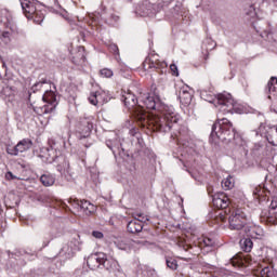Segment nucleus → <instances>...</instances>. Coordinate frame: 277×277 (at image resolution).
Returning <instances> with one entry per match:
<instances>
[{"instance_id": "obj_24", "label": "nucleus", "mask_w": 277, "mask_h": 277, "mask_svg": "<svg viewBox=\"0 0 277 277\" xmlns=\"http://www.w3.org/2000/svg\"><path fill=\"white\" fill-rule=\"evenodd\" d=\"M127 228H128V233L135 235V233H142V230L144 229V224L137 221V219H134L128 223Z\"/></svg>"}, {"instance_id": "obj_40", "label": "nucleus", "mask_w": 277, "mask_h": 277, "mask_svg": "<svg viewBox=\"0 0 277 277\" xmlns=\"http://www.w3.org/2000/svg\"><path fill=\"white\" fill-rule=\"evenodd\" d=\"M28 111L30 113V114H44V108H38V107H35V105L34 104H29L28 105Z\"/></svg>"}, {"instance_id": "obj_47", "label": "nucleus", "mask_w": 277, "mask_h": 277, "mask_svg": "<svg viewBox=\"0 0 277 277\" xmlns=\"http://www.w3.org/2000/svg\"><path fill=\"white\" fill-rule=\"evenodd\" d=\"M170 70H171L172 75H174L175 77H179V67L176 66V64H171Z\"/></svg>"}, {"instance_id": "obj_17", "label": "nucleus", "mask_w": 277, "mask_h": 277, "mask_svg": "<svg viewBox=\"0 0 277 277\" xmlns=\"http://www.w3.org/2000/svg\"><path fill=\"white\" fill-rule=\"evenodd\" d=\"M19 3L22 5L23 13L28 19H30L34 16V14L38 11L36 4H34V2L29 0H19Z\"/></svg>"}, {"instance_id": "obj_43", "label": "nucleus", "mask_w": 277, "mask_h": 277, "mask_svg": "<svg viewBox=\"0 0 277 277\" xmlns=\"http://www.w3.org/2000/svg\"><path fill=\"white\" fill-rule=\"evenodd\" d=\"M108 49L114 55H120V50L118 49V45L116 43H110Z\"/></svg>"}, {"instance_id": "obj_45", "label": "nucleus", "mask_w": 277, "mask_h": 277, "mask_svg": "<svg viewBox=\"0 0 277 277\" xmlns=\"http://www.w3.org/2000/svg\"><path fill=\"white\" fill-rule=\"evenodd\" d=\"M203 245L207 248H213L215 246V241L211 238H203Z\"/></svg>"}, {"instance_id": "obj_5", "label": "nucleus", "mask_w": 277, "mask_h": 277, "mask_svg": "<svg viewBox=\"0 0 277 277\" xmlns=\"http://www.w3.org/2000/svg\"><path fill=\"white\" fill-rule=\"evenodd\" d=\"M248 222L246 212L243 209L237 208L232 210V214L229 215V228L230 230H241L243 226H246Z\"/></svg>"}, {"instance_id": "obj_8", "label": "nucleus", "mask_w": 277, "mask_h": 277, "mask_svg": "<svg viewBox=\"0 0 277 277\" xmlns=\"http://www.w3.org/2000/svg\"><path fill=\"white\" fill-rule=\"evenodd\" d=\"M0 27H4L3 38H10V36L16 34V24H14V19L8 11L0 13Z\"/></svg>"}, {"instance_id": "obj_55", "label": "nucleus", "mask_w": 277, "mask_h": 277, "mask_svg": "<svg viewBox=\"0 0 277 277\" xmlns=\"http://www.w3.org/2000/svg\"><path fill=\"white\" fill-rule=\"evenodd\" d=\"M64 207H67V209H70V207H68L66 203H63Z\"/></svg>"}, {"instance_id": "obj_54", "label": "nucleus", "mask_w": 277, "mask_h": 277, "mask_svg": "<svg viewBox=\"0 0 277 277\" xmlns=\"http://www.w3.org/2000/svg\"><path fill=\"white\" fill-rule=\"evenodd\" d=\"M259 192H261V188H256L254 192H253V194H259Z\"/></svg>"}, {"instance_id": "obj_19", "label": "nucleus", "mask_w": 277, "mask_h": 277, "mask_svg": "<svg viewBox=\"0 0 277 277\" xmlns=\"http://www.w3.org/2000/svg\"><path fill=\"white\" fill-rule=\"evenodd\" d=\"M265 94L269 101H275L277 98V78L272 77L265 88Z\"/></svg>"}, {"instance_id": "obj_34", "label": "nucleus", "mask_w": 277, "mask_h": 277, "mask_svg": "<svg viewBox=\"0 0 277 277\" xmlns=\"http://www.w3.org/2000/svg\"><path fill=\"white\" fill-rule=\"evenodd\" d=\"M47 154H45V158L48 159L49 163H53V161H55V159H57V156H55V149L53 148V146H50V148H47Z\"/></svg>"}, {"instance_id": "obj_28", "label": "nucleus", "mask_w": 277, "mask_h": 277, "mask_svg": "<svg viewBox=\"0 0 277 277\" xmlns=\"http://www.w3.org/2000/svg\"><path fill=\"white\" fill-rule=\"evenodd\" d=\"M265 148H267L265 142L255 143L252 147V153L255 157H261V155H265Z\"/></svg>"}, {"instance_id": "obj_20", "label": "nucleus", "mask_w": 277, "mask_h": 277, "mask_svg": "<svg viewBox=\"0 0 277 277\" xmlns=\"http://www.w3.org/2000/svg\"><path fill=\"white\" fill-rule=\"evenodd\" d=\"M105 101H107V94L105 91H96L91 93L89 96V103H91V105H103Z\"/></svg>"}, {"instance_id": "obj_49", "label": "nucleus", "mask_w": 277, "mask_h": 277, "mask_svg": "<svg viewBox=\"0 0 277 277\" xmlns=\"http://www.w3.org/2000/svg\"><path fill=\"white\" fill-rule=\"evenodd\" d=\"M43 83H45V81L36 82V83L32 85V88H31L32 92H37V90H38L39 88H42V84H43Z\"/></svg>"}, {"instance_id": "obj_23", "label": "nucleus", "mask_w": 277, "mask_h": 277, "mask_svg": "<svg viewBox=\"0 0 277 277\" xmlns=\"http://www.w3.org/2000/svg\"><path fill=\"white\" fill-rule=\"evenodd\" d=\"M96 211V206L88 200H80V213L84 215H92Z\"/></svg>"}, {"instance_id": "obj_38", "label": "nucleus", "mask_w": 277, "mask_h": 277, "mask_svg": "<svg viewBox=\"0 0 277 277\" xmlns=\"http://www.w3.org/2000/svg\"><path fill=\"white\" fill-rule=\"evenodd\" d=\"M167 263V267H169V269H179V263L176 262V260L174 258H168L166 260Z\"/></svg>"}, {"instance_id": "obj_14", "label": "nucleus", "mask_w": 277, "mask_h": 277, "mask_svg": "<svg viewBox=\"0 0 277 277\" xmlns=\"http://www.w3.org/2000/svg\"><path fill=\"white\" fill-rule=\"evenodd\" d=\"M106 146L107 148H109L113 151V155H119V157H128L129 155L127 154V151H124V148H122V144L120 143V140L116 138V140H107L106 141Z\"/></svg>"}, {"instance_id": "obj_16", "label": "nucleus", "mask_w": 277, "mask_h": 277, "mask_svg": "<svg viewBox=\"0 0 277 277\" xmlns=\"http://www.w3.org/2000/svg\"><path fill=\"white\" fill-rule=\"evenodd\" d=\"M58 159L62 162L56 166L57 172L67 179V181H70V179H72V174L70 173V162H68V160H66L64 157H58Z\"/></svg>"}, {"instance_id": "obj_56", "label": "nucleus", "mask_w": 277, "mask_h": 277, "mask_svg": "<svg viewBox=\"0 0 277 277\" xmlns=\"http://www.w3.org/2000/svg\"><path fill=\"white\" fill-rule=\"evenodd\" d=\"M190 175L193 176V179H195L194 174L190 173Z\"/></svg>"}, {"instance_id": "obj_27", "label": "nucleus", "mask_w": 277, "mask_h": 277, "mask_svg": "<svg viewBox=\"0 0 277 277\" xmlns=\"http://www.w3.org/2000/svg\"><path fill=\"white\" fill-rule=\"evenodd\" d=\"M260 274H261V277H276V271H274V266L272 265H266V266L261 265Z\"/></svg>"}, {"instance_id": "obj_2", "label": "nucleus", "mask_w": 277, "mask_h": 277, "mask_svg": "<svg viewBox=\"0 0 277 277\" xmlns=\"http://www.w3.org/2000/svg\"><path fill=\"white\" fill-rule=\"evenodd\" d=\"M201 98L208 103H213L215 107H219V111L222 114H233V111L234 114H241L243 111L241 105L233 100V95H230V93H221L213 98V96L207 94V91H202Z\"/></svg>"}, {"instance_id": "obj_37", "label": "nucleus", "mask_w": 277, "mask_h": 277, "mask_svg": "<svg viewBox=\"0 0 277 277\" xmlns=\"http://www.w3.org/2000/svg\"><path fill=\"white\" fill-rule=\"evenodd\" d=\"M68 205L75 210V211H81V200L79 199H68Z\"/></svg>"}, {"instance_id": "obj_30", "label": "nucleus", "mask_w": 277, "mask_h": 277, "mask_svg": "<svg viewBox=\"0 0 277 277\" xmlns=\"http://www.w3.org/2000/svg\"><path fill=\"white\" fill-rule=\"evenodd\" d=\"M82 126L84 128L82 129V135L80 136V140H83V137H90V133H92V129H94L92 122L88 120L82 121Z\"/></svg>"}, {"instance_id": "obj_11", "label": "nucleus", "mask_w": 277, "mask_h": 277, "mask_svg": "<svg viewBox=\"0 0 277 277\" xmlns=\"http://www.w3.org/2000/svg\"><path fill=\"white\" fill-rule=\"evenodd\" d=\"M144 70H156V72H159L160 75H164V72H168V63L166 61H151L150 58H146L143 63Z\"/></svg>"}, {"instance_id": "obj_41", "label": "nucleus", "mask_w": 277, "mask_h": 277, "mask_svg": "<svg viewBox=\"0 0 277 277\" xmlns=\"http://www.w3.org/2000/svg\"><path fill=\"white\" fill-rule=\"evenodd\" d=\"M136 219L137 222H141V224H144L145 222H148V216L144 213H135L134 220Z\"/></svg>"}, {"instance_id": "obj_21", "label": "nucleus", "mask_w": 277, "mask_h": 277, "mask_svg": "<svg viewBox=\"0 0 277 277\" xmlns=\"http://www.w3.org/2000/svg\"><path fill=\"white\" fill-rule=\"evenodd\" d=\"M212 202L216 209H227L228 205H230V199L224 195H214Z\"/></svg>"}, {"instance_id": "obj_13", "label": "nucleus", "mask_w": 277, "mask_h": 277, "mask_svg": "<svg viewBox=\"0 0 277 277\" xmlns=\"http://www.w3.org/2000/svg\"><path fill=\"white\" fill-rule=\"evenodd\" d=\"M103 261H105V253H92L87 259V265L93 271L103 269Z\"/></svg>"}, {"instance_id": "obj_29", "label": "nucleus", "mask_w": 277, "mask_h": 277, "mask_svg": "<svg viewBox=\"0 0 277 277\" xmlns=\"http://www.w3.org/2000/svg\"><path fill=\"white\" fill-rule=\"evenodd\" d=\"M40 181L44 187H51L55 185V175L53 174H43L40 177Z\"/></svg>"}, {"instance_id": "obj_53", "label": "nucleus", "mask_w": 277, "mask_h": 277, "mask_svg": "<svg viewBox=\"0 0 277 277\" xmlns=\"http://www.w3.org/2000/svg\"><path fill=\"white\" fill-rule=\"evenodd\" d=\"M14 254H15V256H21V251L15 252V253H12L9 251V256L14 258Z\"/></svg>"}, {"instance_id": "obj_1", "label": "nucleus", "mask_w": 277, "mask_h": 277, "mask_svg": "<svg viewBox=\"0 0 277 277\" xmlns=\"http://www.w3.org/2000/svg\"><path fill=\"white\" fill-rule=\"evenodd\" d=\"M142 103L144 106H140L137 111V123L143 129H149V131H156L158 133H170L172 129H179V122H181V115L174 110L172 106H166L159 102V98L154 97L149 93L142 96ZM155 109L158 114H146L144 110Z\"/></svg>"}, {"instance_id": "obj_6", "label": "nucleus", "mask_w": 277, "mask_h": 277, "mask_svg": "<svg viewBox=\"0 0 277 277\" xmlns=\"http://www.w3.org/2000/svg\"><path fill=\"white\" fill-rule=\"evenodd\" d=\"M121 101L124 103L126 107L137 122V111H140L141 105H137V97L135 94H133V92L130 90L122 91Z\"/></svg>"}, {"instance_id": "obj_12", "label": "nucleus", "mask_w": 277, "mask_h": 277, "mask_svg": "<svg viewBox=\"0 0 277 277\" xmlns=\"http://www.w3.org/2000/svg\"><path fill=\"white\" fill-rule=\"evenodd\" d=\"M44 103H48L43 107V114H51L52 111H55V108L57 107V95L53 91H45V93L42 96Z\"/></svg>"}, {"instance_id": "obj_48", "label": "nucleus", "mask_w": 277, "mask_h": 277, "mask_svg": "<svg viewBox=\"0 0 277 277\" xmlns=\"http://www.w3.org/2000/svg\"><path fill=\"white\" fill-rule=\"evenodd\" d=\"M92 236L95 238V239H103L104 235L102 234V232L100 230H93L92 232Z\"/></svg>"}, {"instance_id": "obj_22", "label": "nucleus", "mask_w": 277, "mask_h": 277, "mask_svg": "<svg viewBox=\"0 0 277 277\" xmlns=\"http://www.w3.org/2000/svg\"><path fill=\"white\" fill-rule=\"evenodd\" d=\"M268 224H277V199H274L269 205L268 216L266 217Z\"/></svg>"}, {"instance_id": "obj_44", "label": "nucleus", "mask_w": 277, "mask_h": 277, "mask_svg": "<svg viewBox=\"0 0 277 277\" xmlns=\"http://www.w3.org/2000/svg\"><path fill=\"white\" fill-rule=\"evenodd\" d=\"M8 228V223H5V217H3V212L0 209V229L5 230Z\"/></svg>"}, {"instance_id": "obj_26", "label": "nucleus", "mask_w": 277, "mask_h": 277, "mask_svg": "<svg viewBox=\"0 0 277 277\" xmlns=\"http://www.w3.org/2000/svg\"><path fill=\"white\" fill-rule=\"evenodd\" d=\"M83 62H85V48L80 45L74 56V64H83Z\"/></svg>"}, {"instance_id": "obj_18", "label": "nucleus", "mask_w": 277, "mask_h": 277, "mask_svg": "<svg viewBox=\"0 0 277 277\" xmlns=\"http://www.w3.org/2000/svg\"><path fill=\"white\" fill-rule=\"evenodd\" d=\"M116 248H118V250H123L124 252H130V250L133 249V246L135 245V241H133L130 238H117L114 241Z\"/></svg>"}, {"instance_id": "obj_52", "label": "nucleus", "mask_w": 277, "mask_h": 277, "mask_svg": "<svg viewBox=\"0 0 277 277\" xmlns=\"http://www.w3.org/2000/svg\"><path fill=\"white\" fill-rule=\"evenodd\" d=\"M271 176L272 175H266V181H269L276 187V185H277V177L272 179Z\"/></svg>"}, {"instance_id": "obj_36", "label": "nucleus", "mask_w": 277, "mask_h": 277, "mask_svg": "<svg viewBox=\"0 0 277 277\" xmlns=\"http://www.w3.org/2000/svg\"><path fill=\"white\" fill-rule=\"evenodd\" d=\"M229 261L234 267H243V258L239 254L234 255Z\"/></svg>"}, {"instance_id": "obj_31", "label": "nucleus", "mask_w": 277, "mask_h": 277, "mask_svg": "<svg viewBox=\"0 0 277 277\" xmlns=\"http://www.w3.org/2000/svg\"><path fill=\"white\" fill-rule=\"evenodd\" d=\"M222 187L225 190L233 189V187H235V177L228 175L226 179L222 181Z\"/></svg>"}, {"instance_id": "obj_51", "label": "nucleus", "mask_w": 277, "mask_h": 277, "mask_svg": "<svg viewBox=\"0 0 277 277\" xmlns=\"http://www.w3.org/2000/svg\"><path fill=\"white\" fill-rule=\"evenodd\" d=\"M54 10H62V5L60 4V1L52 0Z\"/></svg>"}, {"instance_id": "obj_39", "label": "nucleus", "mask_w": 277, "mask_h": 277, "mask_svg": "<svg viewBox=\"0 0 277 277\" xmlns=\"http://www.w3.org/2000/svg\"><path fill=\"white\" fill-rule=\"evenodd\" d=\"M100 75L105 79H111V77H114V71L109 68H103L100 70Z\"/></svg>"}, {"instance_id": "obj_3", "label": "nucleus", "mask_w": 277, "mask_h": 277, "mask_svg": "<svg viewBox=\"0 0 277 277\" xmlns=\"http://www.w3.org/2000/svg\"><path fill=\"white\" fill-rule=\"evenodd\" d=\"M235 128L233 127V122H230L227 118L217 119L212 126V132L210 134V138L212 142L215 140H220L224 144H230V142H235Z\"/></svg>"}, {"instance_id": "obj_32", "label": "nucleus", "mask_w": 277, "mask_h": 277, "mask_svg": "<svg viewBox=\"0 0 277 277\" xmlns=\"http://www.w3.org/2000/svg\"><path fill=\"white\" fill-rule=\"evenodd\" d=\"M252 246L254 245L252 242V239L250 238H245L240 240V247L243 250V252H251Z\"/></svg>"}, {"instance_id": "obj_4", "label": "nucleus", "mask_w": 277, "mask_h": 277, "mask_svg": "<svg viewBox=\"0 0 277 277\" xmlns=\"http://www.w3.org/2000/svg\"><path fill=\"white\" fill-rule=\"evenodd\" d=\"M160 11L161 4L158 0H143L137 4L135 14L137 16H155Z\"/></svg>"}, {"instance_id": "obj_33", "label": "nucleus", "mask_w": 277, "mask_h": 277, "mask_svg": "<svg viewBox=\"0 0 277 277\" xmlns=\"http://www.w3.org/2000/svg\"><path fill=\"white\" fill-rule=\"evenodd\" d=\"M36 25H42V22L44 21V13L40 10H37L35 14L30 17Z\"/></svg>"}, {"instance_id": "obj_50", "label": "nucleus", "mask_w": 277, "mask_h": 277, "mask_svg": "<svg viewBox=\"0 0 277 277\" xmlns=\"http://www.w3.org/2000/svg\"><path fill=\"white\" fill-rule=\"evenodd\" d=\"M5 179L8 180V181H14V179H16V175H14L12 172H6V174H5Z\"/></svg>"}, {"instance_id": "obj_46", "label": "nucleus", "mask_w": 277, "mask_h": 277, "mask_svg": "<svg viewBox=\"0 0 277 277\" xmlns=\"http://www.w3.org/2000/svg\"><path fill=\"white\" fill-rule=\"evenodd\" d=\"M247 15L251 18H254L256 16V9H254V5L249 6V11H247Z\"/></svg>"}, {"instance_id": "obj_25", "label": "nucleus", "mask_w": 277, "mask_h": 277, "mask_svg": "<svg viewBox=\"0 0 277 277\" xmlns=\"http://www.w3.org/2000/svg\"><path fill=\"white\" fill-rule=\"evenodd\" d=\"M189 87H183L180 90V98L181 101L185 104V105H189V103H192V92H189Z\"/></svg>"}, {"instance_id": "obj_15", "label": "nucleus", "mask_w": 277, "mask_h": 277, "mask_svg": "<svg viewBox=\"0 0 277 277\" xmlns=\"http://www.w3.org/2000/svg\"><path fill=\"white\" fill-rule=\"evenodd\" d=\"M103 268L110 274H116V272H120V264L114 259H107V254L104 253V260L102 261Z\"/></svg>"}, {"instance_id": "obj_42", "label": "nucleus", "mask_w": 277, "mask_h": 277, "mask_svg": "<svg viewBox=\"0 0 277 277\" xmlns=\"http://www.w3.org/2000/svg\"><path fill=\"white\" fill-rule=\"evenodd\" d=\"M102 18H103V19L105 21V23H107L108 25H114V23L118 22V16H116V15H110L109 18H107L106 16H103Z\"/></svg>"}, {"instance_id": "obj_10", "label": "nucleus", "mask_w": 277, "mask_h": 277, "mask_svg": "<svg viewBox=\"0 0 277 277\" xmlns=\"http://www.w3.org/2000/svg\"><path fill=\"white\" fill-rule=\"evenodd\" d=\"M31 146H34V142L30 138H23L15 146H8L6 153L12 157H18L19 153H27Z\"/></svg>"}, {"instance_id": "obj_7", "label": "nucleus", "mask_w": 277, "mask_h": 277, "mask_svg": "<svg viewBox=\"0 0 277 277\" xmlns=\"http://www.w3.org/2000/svg\"><path fill=\"white\" fill-rule=\"evenodd\" d=\"M80 250L81 238L77 236V238H72L69 242L63 245L58 254L65 259H72L75 256V252H79Z\"/></svg>"}, {"instance_id": "obj_9", "label": "nucleus", "mask_w": 277, "mask_h": 277, "mask_svg": "<svg viewBox=\"0 0 277 277\" xmlns=\"http://www.w3.org/2000/svg\"><path fill=\"white\" fill-rule=\"evenodd\" d=\"M255 136L265 135L268 144L272 146H277V126L266 127L264 123H261L260 127L253 131Z\"/></svg>"}, {"instance_id": "obj_35", "label": "nucleus", "mask_w": 277, "mask_h": 277, "mask_svg": "<svg viewBox=\"0 0 277 277\" xmlns=\"http://www.w3.org/2000/svg\"><path fill=\"white\" fill-rule=\"evenodd\" d=\"M53 239H55V235H53V233L47 230L43 233V248H47V246H49V243H51V241H53Z\"/></svg>"}]
</instances>
